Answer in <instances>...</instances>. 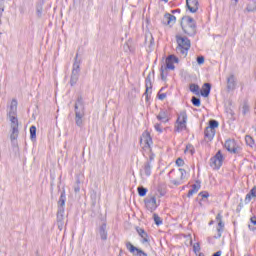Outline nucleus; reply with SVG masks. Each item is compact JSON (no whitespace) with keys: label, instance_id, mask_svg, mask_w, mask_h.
<instances>
[{"label":"nucleus","instance_id":"nucleus-4","mask_svg":"<svg viewBox=\"0 0 256 256\" xmlns=\"http://www.w3.org/2000/svg\"><path fill=\"white\" fill-rule=\"evenodd\" d=\"M145 143L143 149L144 152L148 154V160L150 161V165L152 161H155V154L151 149V145H153V138H151V134L148 131L143 132L142 137L140 139V143Z\"/></svg>","mask_w":256,"mask_h":256},{"label":"nucleus","instance_id":"nucleus-5","mask_svg":"<svg viewBox=\"0 0 256 256\" xmlns=\"http://www.w3.org/2000/svg\"><path fill=\"white\" fill-rule=\"evenodd\" d=\"M175 175V177H179V178H174L172 176H170V182L172 183V185H175V187H179V185H183V183H185V179H187V171L183 168H179L178 171L175 170H171L169 172V175Z\"/></svg>","mask_w":256,"mask_h":256},{"label":"nucleus","instance_id":"nucleus-47","mask_svg":"<svg viewBox=\"0 0 256 256\" xmlns=\"http://www.w3.org/2000/svg\"><path fill=\"white\" fill-rule=\"evenodd\" d=\"M157 97L160 101H163L164 99L167 98V94L166 93H158Z\"/></svg>","mask_w":256,"mask_h":256},{"label":"nucleus","instance_id":"nucleus-25","mask_svg":"<svg viewBox=\"0 0 256 256\" xmlns=\"http://www.w3.org/2000/svg\"><path fill=\"white\" fill-rule=\"evenodd\" d=\"M102 241H107V223H102L98 231Z\"/></svg>","mask_w":256,"mask_h":256},{"label":"nucleus","instance_id":"nucleus-27","mask_svg":"<svg viewBox=\"0 0 256 256\" xmlns=\"http://www.w3.org/2000/svg\"><path fill=\"white\" fill-rule=\"evenodd\" d=\"M251 199H256V186H254L245 197L246 205L251 203Z\"/></svg>","mask_w":256,"mask_h":256},{"label":"nucleus","instance_id":"nucleus-23","mask_svg":"<svg viewBox=\"0 0 256 256\" xmlns=\"http://www.w3.org/2000/svg\"><path fill=\"white\" fill-rule=\"evenodd\" d=\"M211 94V83H204L200 91L202 97H208Z\"/></svg>","mask_w":256,"mask_h":256},{"label":"nucleus","instance_id":"nucleus-31","mask_svg":"<svg viewBox=\"0 0 256 256\" xmlns=\"http://www.w3.org/2000/svg\"><path fill=\"white\" fill-rule=\"evenodd\" d=\"M165 63H166V66H164L165 71L169 69L173 71L175 69V64H173V62L170 60L169 57L166 58Z\"/></svg>","mask_w":256,"mask_h":256},{"label":"nucleus","instance_id":"nucleus-57","mask_svg":"<svg viewBox=\"0 0 256 256\" xmlns=\"http://www.w3.org/2000/svg\"><path fill=\"white\" fill-rule=\"evenodd\" d=\"M248 227H249L250 231H255V228H253V226L248 225Z\"/></svg>","mask_w":256,"mask_h":256},{"label":"nucleus","instance_id":"nucleus-32","mask_svg":"<svg viewBox=\"0 0 256 256\" xmlns=\"http://www.w3.org/2000/svg\"><path fill=\"white\" fill-rule=\"evenodd\" d=\"M30 139L31 141H35V139H37V127L35 126L30 127Z\"/></svg>","mask_w":256,"mask_h":256},{"label":"nucleus","instance_id":"nucleus-18","mask_svg":"<svg viewBox=\"0 0 256 256\" xmlns=\"http://www.w3.org/2000/svg\"><path fill=\"white\" fill-rule=\"evenodd\" d=\"M136 232L141 237V239H142L141 243H143V245H145V243H149V234H147L145 229L137 226L136 227Z\"/></svg>","mask_w":256,"mask_h":256},{"label":"nucleus","instance_id":"nucleus-51","mask_svg":"<svg viewBox=\"0 0 256 256\" xmlns=\"http://www.w3.org/2000/svg\"><path fill=\"white\" fill-rule=\"evenodd\" d=\"M195 191L191 188L189 191H188V194H187V197H193V195H195Z\"/></svg>","mask_w":256,"mask_h":256},{"label":"nucleus","instance_id":"nucleus-61","mask_svg":"<svg viewBox=\"0 0 256 256\" xmlns=\"http://www.w3.org/2000/svg\"><path fill=\"white\" fill-rule=\"evenodd\" d=\"M164 1V3H168L169 2V0H163Z\"/></svg>","mask_w":256,"mask_h":256},{"label":"nucleus","instance_id":"nucleus-33","mask_svg":"<svg viewBox=\"0 0 256 256\" xmlns=\"http://www.w3.org/2000/svg\"><path fill=\"white\" fill-rule=\"evenodd\" d=\"M245 141H246V145H248V147H255V140L253 139V137L246 135L245 137Z\"/></svg>","mask_w":256,"mask_h":256},{"label":"nucleus","instance_id":"nucleus-34","mask_svg":"<svg viewBox=\"0 0 256 256\" xmlns=\"http://www.w3.org/2000/svg\"><path fill=\"white\" fill-rule=\"evenodd\" d=\"M147 191H149V190L143 186H138V188H137L139 197H145V195H147Z\"/></svg>","mask_w":256,"mask_h":256},{"label":"nucleus","instance_id":"nucleus-48","mask_svg":"<svg viewBox=\"0 0 256 256\" xmlns=\"http://www.w3.org/2000/svg\"><path fill=\"white\" fill-rule=\"evenodd\" d=\"M154 128L155 130L158 132V133H163V129L161 128V124L157 123L154 125Z\"/></svg>","mask_w":256,"mask_h":256},{"label":"nucleus","instance_id":"nucleus-28","mask_svg":"<svg viewBox=\"0 0 256 256\" xmlns=\"http://www.w3.org/2000/svg\"><path fill=\"white\" fill-rule=\"evenodd\" d=\"M246 10L248 11V13H253L256 11V0H249Z\"/></svg>","mask_w":256,"mask_h":256},{"label":"nucleus","instance_id":"nucleus-10","mask_svg":"<svg viewBox=\"0 0 256 256\" xmlns=\"http://www.w3.org/2000/svg\"><path fill=\"white\" fill-rule=\"evenodd\" d=\"M145 207L150 213H153L157 209V197L155 195H148L144 199Z\"/></svg>","mask_w":256,"mask_h":256},{"label":"nucleus","instance_id":"nucleus-29","mask_svg":"<svg viewBox=\"0 0 256 256\" xmlns=\"http://www.w3.org/2000/svg\"><path fill=\"white\" fill-rule=\"evenodd\" d=\"M200 90L201 88L197 84H189V91H191V93H193L194 95H200Z\"/></svg>","mask_w":256,"mask_h":256},{"label":"nucleus","instance_id":"nucleus-37","mask_svg":"<svg viewBox=\"0 0 256 256\" xmlns=\"http://www.w3.org/2000/svg\"><path fill=\"white\" fill-rule=\"evenodd\" d=\"M191 103H192V105H194V107H201V98H197V97L193 96L191 98Z\"/></svg>","mask_w":256,"mask_h":256},{"label":"nucleus","instance_id":"nucleus-42","mask_svg":"<svg viewBox=\"0 0 256 256\" xmlns=\"http://www.w3.org/2000/svg\"><path fill=\"white\" fill-rule=\"evenodd\" d=\"M4 11H5V4H0V26L2 25L1 18L3 17Z\"/></svg>","mask_w":256,"mask_h":256},{"label":"nucleus","instance_id":"nucleus-17","mask_svg":"<svg viewBox=\"0 0 256 256\" xmlns=\"http://www.w3.org/2000/svg\"><path fill=\"white\" fill-rule=\"evenodd\" d=\"M176 21L177 18L175 17V15L169 13H166L162 19L163 25H169V27H173Z\"/></svg>","mask_w":256,"mask_h":256},{"label":"nucleus","instance_id":"nucleus-12","mask_svg":"<svg viewBox=\"0 0 256 256\" xmlns=\"http://www.w3.org/2000/svg\"><path fill=\"white\" fill-rule=\"evenodd\" d=\"M125 245L127 251H129V253H131L133 256H148L145 251L135 247V245H133V243H131L130 241H127Z\"/></svg>","mask_w":256,"mask_h":256},{"label":"nucleus","instance_id":"nucleus-58","mask_svg":"<svg viewBox=\"0 0 256 256\" xmlns=\"http://www.w3.org/2000/svg\"><path fill=\"white\" fill-rule=\"evenodd\" d=\"M150 43L153 44V35H151Z\"/></svg>","mask_w":256,"mask_h":256},{"label":"nucleus","instance_id":"nucleus-13","mask_svg":"<svg viewBox=\"0 0 256 256\" xmlns=\"http://www.w3.org/2000/svg\"><path fill=\"white\" fill-rule=\"evenodd\" d=\"M226 82V89L228 93H231V91H235V89H237V78L235 77V74L228 76Z\"/></svg>","mask_w":256,"mask_h":256},{"label":"nucleus","instance_id":"nucleus-53","mask_svg":"<svg viewBox=\"0 0 256 256\" xmlns=\"http://www.w3.org/2000/svg\"><path fill=\"white\" fill-rule=\"evenodd\" d=\"M250 222L252 223V225H255V226H256V216L251 217V218H250Z\"/></svg>","mask_w":256,"mask_h":256},{"label":"nucleus","instance_id":"nucleus-59","mask_svg":"<svg viewBox=\"0 0 256 256\" xmlns=\"http://www.w3.org/2000/svg\"><path fill=\"white\" fill-rule=\"evenodd\" d=\"M0 4H5V0H0Z\"/></svg>","mask_w":256,"mask_h":256},{"label":"nucleus","instance_id":"nucleus-36","mask_svg":"<svg viewBox=\"0 0 256 256\" xmlns=\"http://www.w3.org/2000/svg\"><path fill=\"white\" fill-rule=\"evenodd\" d=\"M167 70H165L164 66H161L160 68V77L162 79V81H167Z\"/></svg>","mask_w":256,"mask_h":256},{"label":"nucleus","instance_id":"nucleus-20","mask_svg":"<svg viewBox=\"0 0 256 256\" xmlns=\"http://www.w3.org/2000/svg\"><path fill=\"white\" fill-rule=\"evenodd\" d=\"M72 73H81V59H79V53H76L74 58Z\"/></svg>","mask_w":256,"mask_h":256},{"label":"nucleus","instance_id":"nucleus-14","mask_svg":"<svg viewBox=\"0 0 256 256\" xmlns=\"http://www.w3.org/2000/svg\"><path fill=\"white\" fill-rule=\"evenodd\" d=\"M153 166L151 165V161H146L140 168V176L141 177H151Z\"/></svg>","mask_w":256,"mask_h":256},{"label":"nucleus","instance_id":"nucleus-62","mask_svg":"<svg viewBox=\"0 0 256 256\" xmlns=\"http://www.w3.org/2000/svg\"><path fill=\"white\" fill-rule=\"evenodd\" d=\"M209 225H213V221H210V222H209Z\"/></svg>","mask_w":256,"mask_h":256},{"label":"nucleus","instance_id":"nucleus-56","mask_svg":"<svg viewBox=\"0 0 256 256\" xmlns=\"http://www.w3.org/2000/svg\"><path fill=\"white\" fill-rule=\"evenodd\" d=\"M172 13H181V9H176V10L172 11Z\"/></svg>","mask_w":256,"mask_h":256},{"label":"nucleus","instance_id":"nucleus-38","mask_svg":"<svg viewBox=\"0 0 256 256\" xmlns=\"http://www.w3.org/2000/svg\"><path fill=\"white\" fill-rule=\"evenodd\" d=\"M153 220L155 225L159 226V225H163V219H161V217H159L157 214H153Z\"/></svg>","mask_w":256,"mask_h":256},{"label":"nucleus","instance_id":"nucleus-24","mask_svg":"<svg viewBox=\"0 0 256 256\" xmlns=\"http://www.w3.org/2000/svg\"><path fill=\"white\" fill-rule=\"evenodd\" d=\"M215 133H216L215 130L206 127L205 130H204V138H205V140L206 141H211L212 139H214Z\"/></svg>","mask_w":256,"mask_h":256},{"label":"nucleus","instance_id":"nucleus-1","mask_svg":"<svg viewBox=\"0 0 256 256\" xmlns=\"http://www.w3.org/2000/svg\"><path fill=\"white\" fill-rule=\"evenodd\" d=\"M181 29L185 35L194 37L197 35V22L191 16H183L180 22Z\"/></svg>","mask_w":256,"mask_h":256},{"label":"nucleus","instance_id":"nucleus-35","mask_svg":"<svg viewBox=\"0 0 256 256\" xmlns=\"http://www.w3.org/2000/svg\"><path fill=\"white\" fill-rule=\"evenodd\" d=\"M208 129H212L213 131H215V129H217V127H219V122L217 120H210L209 121V125L207 126Z\"/></svg>","mask_w":256,"mask_h":256},{"label":"nucleus","instance_id":"nucleus-2","mask_svg":"<svg viewBox=\"0 0 256 256\" xmlns=\"http://www.w3.org/2000/svg\"><path fill=\"white\" fill-rule=\"evenodd\" d=\"M176 52L178 55H182V57H187V53L191 49V40L186 36L176 35Z\"/></svg>","mask_w":256,"mask_h":256},{"label":"nucleus","instance_id":"nucleus-8","mask_svg":"<svg viewBox=\"0 0 256 256\" xmlns=\"http://www.w3.org/2000/svg\"><path fill=\"white\" fill-rule=\"evenodd\" d=\"M11 122V130L12 133L10 135L11 141H16L17 137H19V119L17 116H9Z\"/></svg>","mask_w":256,"mask_h":256},{"label":"nucleus","instance_id":"nucleus-3","mask_svg":"<svg viewBox=\"0 0 256 256\" xmlns=\"http://www.w3.org/2000/svg\"><path fill=\"white\" fill-rule=\"evenodd\" d=\"M75 123L78 127L83 125V117H85V102L82 96H78L75 103Z\"/></svg>","mask_w":256,"mask_h":256},{"label":"nucleus","instance_id":"nucleus-21","mask_svg":"<svg viewBox=\"0 0 256 256\" xmlns=\"http://www.w3.org/2000/svg\"><path fill=\"white\" fill-rule=\"evenodd\" d=\"M66 201H67V196L65 195V190H62L58 200V211H65Z\"/></svg>","mask_w":256,"mask_h":256},{"label":"nucleus","instance_id":"nucleus-43","mask_svg":"<svg viewBox=\"0 0 256 256\" xmlns=\"http://www.w3.org/2000/svg\"><path fill=\"white\" fill-rule=\"evenodd\" d=\"M168 58H170L172 63H179V58L175 55H169Z\"/></svg>","mask_w":256,"mask_h":256},{"label":"nucleus","instance_id":"nucleus-44","mask_svg":"<svg viewBox=\"0 0 256 256\" xmlns=\"http://www.w3.org/2000/svg\"><path fill=\"white\" fill-rule=\"evenodd\" d=\"M199 197H201L202 199H207L209 197V192L207 191H202L199 194Z\"/></svg>","mask_w":256,"mask_h":256},{"label":"nucleus","instance_id":"nucleus-11","mask_svg":"<svg viewBox=\"0 0 256 256\" xmlns=\"http://www.w3.org/2000/svg\"><path fill=\"white\" fill-rule=\"evenodd\" d=\"M216 221H218L217 225V235L214 236V239H221L223 232L225 231V223L223 222V215L221 213H218L216 216Z\"/></svg>","mask_w":256,"mask_h":256},{"label":"nucleus","instance_id":"nucleus-26","mask_svg":"<svg viewBox=\"0 0 256 256\" xmlns=\"http://www.w3.org/2000/svg\"><path fill=\"white\" fill-rule=\"evenodd\" d=\"M154 76H155L154 72L152 74L149 73L145 79V87H146L147 91H151V89H153V81L151 79Z\"/></svg>","mask_w":256,"mask_h":256},{"label":"nucleus","instance_id":"nucleus-63","mask_svg":"<svg viewBox=\"0 0 256 256\" xmlns=\"http://www.w3.org/2000/svg\"><path fill=\"white\" fill-rule=\"evenodd\" d=\"M199 256H205V255H203V254H200Z\"/></svg>","mask_w":256,"mask_h":256},{"label":"nucleus","instance_id":"nucleus-15","mask_svg":"<svg viewBox=\"0 0 256 256\" xmlns=\"http://www.w3.org/2000/svg\"><path fill=\"white\" fill-rule=\"evenodd\" d=\"M57 225L59 231H63L65 225V210H57Z\"/></svg>","mask_w":256,"mask_h":256},{"label":"nucleus","instance_id":"nucleus-40","mask_svg":"<svg viewBox=\"0 0 256 256\" xmlns=\"http://www.w3.org/2000/svg\"><path fill=\"white\" fill-rule=\"evenodd\" d=\"M36 15H37V17H39V18L42 17V15H43V7L37 6V8H36Z\"/></svg>","mask_w":256,"mask_h":256},{"label":"nucleus","instance_id":"nucleus-64","mask_svg":"<svg viewBox=\"0 0 256 256\" xmlns=\"http://www.w3.org/2000/svg\"><path fill=\"white\" fill-rule=\"evenodd\" d=\"M160 91H163V88H161Z\"/></svg>","mask_w":256,"mask_h":256},{"label":"nucleus","instance_id":"nucleus-45","mask_svg":"<svg viewBox=\"0 0 256 256\" xmlns=\"http://www.w3.org/2000/svg\"><path fill=\"white\" fill-rule=\"evenodd\" d=\"M176 165H177L178 167H183V166L185 165V161H184L182 158H178V159L176 160Z\"/></svg>","mask_w":256,"mask_h":256},{"label":"nucleus","instance_id":"nucleus-55","mask_svg":"<svg viewBox=\"0 0 256 256\" xmlns=\"http://www.w3.org/2000/svg\"><path fill=\"white\" fill-rule=\"evenodd\" d=\"M239 3V0H231V5H237Z\"/></svg>","mask_w":256,"mask_h":256},{"label":"nucleus","instance_id":"nucleus-60","mask_svg":"<svg viewBox=\"0 0 256 256\" xmlns=\"http://www.w3.org/2000/svg\"><path fill=\"white\" fill-rule=\"evenodd\" d=\"M191 155L195 153V150H190Z\"/></svg>","mask_w":256,"mask_h":256},{"label":"nucleus","instance_id":"nucleus-41","mask_svg":"<svg viewBox=\"0 0 256 256\" xmlns=\"http://www.w3.org/2000/svg\"><path fill=\"white\" fill-rule=\"evenodd\" d=\"M196 61L198 63V65H203V63H205V56L200 55L196 58Z\"/></svg>","mask_w":256,"mask_h":256},{"label":"nucleus","instance_id":"nucleus-6","mask_svg":"<svg viewBox=\"0 0 256 256\" xmlns=\"http://www.w3.org/2000/svg\"><path fill=\"white\" fill-rule=\"evenodd\" d=\"M184 129H187V111H181L175 122L174 131L176 133H181Z\"/></svg>","mask_w":256,"mask_h":256},{"label":"nucleus","instance_id":"nucleus-46","mask_svg":"<svg viewBox=\"0 0 256 256\" xmlns=\"http://www.w3.org/2000/svg\"><path fill=\"white\" fill-rule=\"evenodd\" d=\"M149 93L151 94L152 93V91L150 90H145V92H144V96H145V99H146V102H148L149 101V99H151V96L149 95Z\"/></svg>","mask_w":256,"mask_h":256},{"label":"nucleus","instance_id":"nucleus-9","mask_svg":"<svg viewBox=\"0 0 256 256\" xmlns=\"http://www.w3.org/2000/svg\"><path fill=\"white\" fill-rule=\"evenodd\" d=\"M223 153L218 150L217 153L210 159V167L214 169H221L223 166Z\"/></svg>","mask_w":256,"mask_h":256},{"label":"nucleus","instance_id":"nucleus-22","mask_svg":"<svg viewBox=\"0 0 256 256\" xmlns=\"http://www.w3.org/2000/svg\"><path fill=\"white\" fill-rule=\"evenodd\" d=\"M17 99H12L11 104H10V108H9V112H8V117H14L17 116Z\"/></svg>","mask_w":256,"mask_h":256},{"label":"nucleus","instance_id":"nucleus-19","mask_svg":"<svg viewBox=\"0 0 256 256\" xmlns=\"http://www.w3.org/2000/svg\"><path fill=\"white\" fill-rule=\"evenodd\" d=\"M156 118L162 123H169V111L166 109H161Z\"/></svg>","mask_w":256,"mask_h":256},{"label":"nucleus","instance_id":"nucleus-50","mask_svg":"<svg viewBox=\"0 0 256 256\" xmlns=\"http://www.w3.org/2000/svg\"><path fill=\"white\" fill-rule=\"evenodd\" d=\"M193 251L194 253H197V251H201V246L199 245V243H195L193 245Z\"/></svg>","mask_w":256,"mask_h":256},{"label":"nucleus","instance_id":"nucleus-16","mask_svg":"<svg viewBox=\"0 0 256 256\" xmlns=\"http://www.w3.org/2000/svg\"><path fill=\"white\" fill-rule=\"evenodd\" d=\"M186 7L190 13H197L199 10V0H186Z\"/></svg>","mask_w":256,"mask_h":256},{"label":"nucleus","instance_id":"nucleus-52","mask_svg":"<svg viewBox=\"0 0 256 256\" xmlns=\"http://www.w3.org/2000/svg\"><path fill=\"white\" fill-rule=\"evenodd\" d=\"M77 183V186L74 188L75 193H79V191H81V188L79 187V180H77Z\"/></svg>","mask_w":256,"mask_h":256},{"label":"nucleus","instance_id":"nucleus-54","mask_svg":"<svg viewBox=\"0 0 256 256\" xmlns=\"http://www.w3.org/2000/svg\"><path fill=\"white\" fill-rule=\"evenodd\" d=\"M221 250H219V251H217V252H215L212 256H221Z\"/></svg>","mask_w":256,"mask_h":256},{"label":"nucleus","instance_id":"nucleus-7","mask_svg":"<svg viewBox=\"0 0 256 256\" xmlns=\"http://www.w3.org/2000/svg\"><path fill=\"white\" fill-rule=\"evenodd\" d=\"M224 147L229 151V153H233L234 155H241V151H243V148L238 146L234 139L226 140Z\"/></svg>","mask_w":256,"mask_h":256},{"label":"nucleus","instance_id":"nucleus-39","mask_svg":"<svg viewBox=\"0 0 256 256\" xmlns=\"http://www.w3.org/2000/svg\"><path fill=\"white\" fill-rule=\"evenodd\" d=\"M242 113H243V115H247V113H249V104H247V103L243 104Z\"/></svg>","mask_w":256,"mask_h":256},{"label":"nucleus","instance_id":"nucleus-49","mask_svg":"<svg viewBox=\"0 0 256 256\" xmlns=\"http://www.w3.org/2000/svg\"><path fill=\"white\" fill-rule=\"evenodd\" d=\"M192 189L195 193H197L199 189H201V184H193Z\"/></svg>","mask_w":256,"mask_h":256},{"label":"nucleus","instance_id":"nucleus-30","mask_svg":"<svg viewBox=\"0 0 256 256\" xmlns=\"http://www.w3.org/2000/svg\"><path fill=\"white\" fill-rule=\"evenodd\" d=\"M79 73L72 72L71 78H70V85L73 87L74 85H77V82L79 81Z\"/></svg>","mask_w":256,"mask_h":256}]
</instances>
